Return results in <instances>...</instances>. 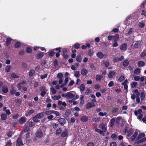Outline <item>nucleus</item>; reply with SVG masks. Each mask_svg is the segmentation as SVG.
<instances>
[{
  "instance_id": "obj_15",
  "label": "nucleus",
  "mask_w": 146,
  "mask_h": 146,
  "mask_svg": "<svg viewBox=\"0 0 146 146\" xmlns=\"http://www.w3.org/2000/svg\"><path fill=\"white\" fill-rule=\"evenodd\" d=\"M94 103L91 102H88L87 104L86 107L87 109H89L93 106H95Z\"/></svg>"
},
{
  "instance_id": "obj_26",
  "label": "nucleus",
  "mask_w": 146,
  "mask_h": 146,
  "mask_svg": "<svg viewBox=\"0 0 146 146\" xmlns=\"http://www.w3.org/2000/svg\"><path fill=\"white\" fill-rule=\"evenodd\" d=\"M115 122V119L114 118L111 119L110 121V126L111 127H112L114 125Z\"/></svg>"
},
{
  "instance_id": "obj_19",
  "label": "nucleus",
  "mask_w": 146,
  "mask_h": 146,
  "mask_svg": "<svg viewBox=\"0 0 146 146\" xmlns=\"http://www.w3.org/2000/svg\"><path fill=\"white\" fill-rule=\"evenodd\" d=\"M127 48V44L124 43L121 45L120 48L121 50L125 51L126 50Z\"/></svg>"
},
{
  "instance_id": "obj_49",
  "label": "nucleus",
  "mask_w": 146,
  "mask_h": 146,
  "mask_svg": "<svg viewBox=\"0 0 146 146\" xmlns=\"http://www.w3.org/2000/svg\"><path fill=\"white\" fill-rule=\"evenodd\" d=\"M12 144V143H11V140H9L8 141L7 143L5 145V146H11Z\"/></svg>"
},
{
  "instance_id": "obj_57",
  "label": "nucleus",
  "mask_w": 146,
  "mask_h": 146,
  "mask_svg": "<svg viewBox=\"0 0 146 146\" xmlns=\"http://www.w3.org/2000/svg\"><path fill=\"white\" fill-rule=\"evenodd\" d=\"M125 79V77L123 76H121L118 79V80L120 82H122Z\"/></svg>"
},
{
  "instance_id": "obj_48",
  "label": "nucleus",
  "mask_w": 146,
  "mask_h": 146,
  "mask_svg": "<svg viewBox=\"0 0 146 146\" xmlns=\"http://www.w3.org/2000/svg\"><path fill=\"white\" fill-rule=\"evenodd\" d=\"M35 71L34 70H31L29 71V75L30 76H32L35 73Z\"/></svg>"
},
{
  "instance_id": "obj_59",
  "label": "nucleus",
  "mask_w": 146,
  "mask_h": 146,
  "mask_svg": "<svg viewBox=\"0 0 146 146\" xmlns=\"http://www.w3.org/2000/svg\"><path fill=\"white\" fill-rule=\"evenodd\" d=\"M48 115L49 116L47 117V119L50 120H52V118L54 117L53 115Z\"/></svg>"
},
{
  "instance_id": "obj_43",
  "label": "nucleus",
  "mask_w": 146,
  "mask_h": 146,
  "mask_svg": "<svg viewBox=\"0 0 146 146\" xmlns=\"http://www.w3.org/2000/svg\"><path fill=\"white\" fill-rule=\"evenodd\" d=\"M76 60L77 62H80L82 60V57L81 56H78L76 58Z\"/></svg>"
},
{
  "instance_id": "obj_64",
  "label": "nucleus",
  "mask_w": 146,
  "mask_h": 146,
  "mask_svg": "<svg viewBox=\"0 0 146 146\" xmlns=\"http://www.w3.org/2000/svg\"><path fill=\"white\" fill-rule=\"evenodd\" d=\"M74 48H75L78 49V48L79 47H80V45L78 43H76L74 45Z\"/></svg>"
},
{
  "instance_id": "obj_27",
  "label": "nucleus",
  "mask_w": 146,
  "mask_h": 146,
  "mask_svg": "<svg viewBox=\"0 0 146 146\" xmlns=\"http://www.w3.org/2000/svg\"><path fill=\"white\" fill-rule=\"evenodd\" d=\"M133 132V129H130L127 131V136L128 137L130 136L132 134Z\"/></svg>"
},
{
  "instance_id": "obj_33",
  "label": "nucleus",
  "mask_w": 146,
  "mask_h": 146,
  "mask_svg": "<svg viewBox=\"0 0 146 146\" xmlns=\"http://www.w3.org/2000/svg\"><path fill=\"white\" fill-rule=\"evenodd\" d=\"M57 77L59 79L62 78L63 77V74L62 73H58L57 75Z\"/></svg>"
},
{
  "instance_id": "obj_51",
  "label": "nucleus",
  "mask_w": 146,
  "mask_h": 146,
  "mask_svg": "<svg viewBox=\"0 0 146 146\" xmlns=\"http://www.w3.org/2000/svg\"><path fill=\"white\" fill-rule=\"evenodd\" d=\"M28 123L29 124V127H32L35 125L34 123L32 121H29Z\"/></svg>"
},
{
  "instance_id": "obj_16",
  "label": "nucleus",
  "mask_w": 146,
  "mask_h": 146,
  "mask_svg": "<svg viewBox=\"0 0 146 146\" xmlns=\"http://www.w3.org/2000/svg\"><path fill=\"white\" fill-rule=\"evenodd\" d=\"M116 74L115 72L114 71H110L109 73L108 77L109 78H113V76H114Z\"/></svg>"
},
{
  "instance_id": "obj_34",
  "label": "nucleus",
  "mask_w": 146,
  "mask_h": 146,
  "mask_svg": "<svg viewBox=\"0 0 146 146\" xmlns=\"http://www.w3.org/2000/svg\"><path fill=\"white\" fill-rule=\"evenodd\" d=\"M26 52L28 53H30L32 52V49L30 47H27L26 49Z\"/></svg>"
},
{
  "instance_id": "obj_54",
  "label": "nucleus",
  "mask_w": 146,
  "mask_h": 146,
  "mask_svg": "<svg viewBox=\"0 0 146 146\" xmlns=\"http://www.w3.org/2000/svg\"><path fill=\"white\" fill-rule=\"evenodd\" d=\"M50 90L52 94H56L57 92V91L56 89L53 88H51Z\"/></svg>"
},
{
  "instance_id": "obj_32",
  "label": "nucleus",
  "mask_w": 146,
  "mask_h": 146,
  "mask_svg": "<svg viewBox=\"0 0 146 146\" xmlns=\"http://www.w3.org/2000/svg\"><path fill=\"white\" fill-rule=\"evenodd\" d=\"M88 119V117L86 116H83L81 118V120L83 122L86 121Z\"/></svg>"
},
{
  "instance_id": "obj_55",
  "label": "nucleus",
  "mask_w": 146,
  "mask_h": 146,
  "mask_svg": "<svg viewBox=\"0 0 146 146\" xmlns=\"http://www.w3.org/2000/svg\"><path fill=\"white\" fill-rule=\"evenodd\" d=\"M11 76L13 77V78H18L19 77V76L17 75H16V74L15 73H13L11 74Z\"/></svg>"
},
{
  "instance_id": "obj_36",
  "label": "nucleus",
  "mask_w": 146,
  "mask_h": 146,
  "mask_svg": "<svg viewBox=\"0 0 146 146\" xmlns=\"http://www.w3.org/2000/svg\"><path fill=\"white\" fill-rule=\"evenodd\" d=\"M74 76L75 77L78 78L80 76V74L79 71H76L74 73Z\"/></svg>"
},
{
  "instance_id": "obj_24",
  "label": "nucleus",
  "mask_w": 146,
  "mask_h": 146,
  "mask_svg": "<svg viewBox=\"0 0 146 146\" xmlns=\"http://www.w3.org/2000/svg\"><path fill=\"white\" fill-rule=\"evenodd\" d=\"M97 55L98 57L100 58H102L104 56L103 54L100 52H99L98 53Z\"/></svg>"
},
{
  "instance_id": "obj_63",
  "label": "nucleus",
  "mask_w": 146,
  "mask_h": 146,
  "mask_svg": "<svg viewBox=\"0 0 146 146\" xmlns=\"http://www.w3.org/2000/svg\"><path fill=\"white\" fill-rule=\"evenodd\" d=\"M21 45V44L20 42H17L15 44V46L16 48H17L19 47Z\"/></svg>"
},
{
  "instance_id": "obj_1",
  "label": "nucleus",
  "mask_w": 146,
  "mask_h": 146,
  "mask_svg": "<svg viewBox=\"0 0 146 146\" xmlns=\"http://www.w3.org/2000/svg\"><path fill=\"white\" fill-rule=\"evenodd\" d=\"M145 134L144 133H141L139 134L137 137L136 139L135 140V142L137 144L145 142L146 141V137L142 138L144 137Z\"/></svg>"
},
{
  "instance_id": "obj_31",
  "label": "nucleus",
  "mask_w": 146,
  "mask_h": 146,
  "mask_svg": "<svg viewBox=\"0 0 146 146\" xmlns=\"http://www.w3.org/2000/svg\"><path fill=\"white\" fill-rule=\"evenodd\" d=\"M98 115L101 116H105L106 117H107L108 116L107 113L105 112L104 113H103L102 112H100L99 113Z\"/></svg>"
},
{
  "instance_id": "obj_38",
  "label": "nucleus",
  "mask_w": 146,
  "mask_h": 146,
  "mask_svg": "<svg viewBox=\"0 0 146 146\" xmlns=\"http://www.w3.org/2000/svg\"><path fill=\"white\" fill-rule=\"evenodd\" d=\"M40 119L38 116L36 115L34 117L33 119V121L36 122H38L39 121V119Z\"/></svg>"
},
{
  "instance_id": "obj_46",
  "label": "nucleus",
  "mask_w": 146,
  "mask_h": 146,
  "mask_svg": "<svg viewBox=\"0 0 146 146\" xmlns=\"http://www.w3.org/2000/svg\"><path fill=\"white\" fill-rule=\"evenodd\" d=\"M137 84V83L136 82H132L131 84V86L132 88H134L135 87Z\"/></svg>"
},
{
  "instance_id": "obj_23",
  "label": "nucleus",
  "mask_w": 146,
  "mask_h": 146,
  "mask_svg": "<svg viewBox=\"0 0 146 146\" xmlns=\"http://www.w3.org/2000/svg\"><path fill=\"white\" fill-rule=\"evenodd\" d=\"M3 110L5 111L6 114L9 115L11 114V112L9 109H6V107H4L3 108Z\"/></svg>"
},
{
  "instance_id": "obj_39",
  "label": "nucleus",
  "mask_w": 146,
  "mask_h": 146,
  "mask_svg": "<svg viewBox=\"0 0 146 146\" xmlns=\"http://www.w3.org/2000/svg\"><path fill=\"white\" fill-rule=\"evenodd\" d=\"M142 111V110L141 109H139L137 111H135L134 112V113L135 115H137L139 114H140L141 113Z\"/></svg>"
},
{
  "instance_id": "obj_21",
  "label": "nucleus",
  "mask_w": 146,
  "mask_h": 146,
  "mask_svg": "<svg viewBox=\"0 0 146 146\" xmlns=\"http://www.w3.org/2000/svg\"><path fill=\"white\" fill-rule=\"evenodd\" d=\"M12 40V39L10 38H7L6 42L7 46L11 44Z\"/></svg>"
},
{
  "instance_id": "obj_14",
  "label": "nucleus",
  "mask_w": 146,
  "mask_h": 146,
  "mask_svg": "<svg viewBox=\"0 0 146 146\" xmlns=\"http://www.w3.org/2000/svg\"><path fill=\"white\" fill-rule=\"evenodd\" d=\"M103 78V76L101 75L98 74L96 77V79L97 81H100Z\"/></svg>"
},
{
  "instance_id": "obj_47",
  "label": "nucleus",
  "mask_w": 146,
  "mask_h": 146,
  "mask_svg": "<svg viewBox=\"0 0 146 146\" xmlns=\"http://www.w3.org/2000/svg\"><path fill=\"white\" fill-rule=\"evenodd\" d=\"M145 97V95L143 92H141V100H143Z\"/></svg>"
},
{
  "instance_id": "obj_62",
  "label": "nucleus",
  "mask_w": 146,
  "mask_h": 146,
  "mask_svg": "<svg viewBox=\"0 0 146 146\" xmlns=\"http://www.w3.org/2000/svg\"><path fill=\"white\" fill-rule=\"evenodd\" d=\"M111 137L113 140H115L117 139V136L115 134H114L111 135Z\"/></svg>"
},
{
  "instance_id": "obj_42",
  "label": "nucleus",
  "mask_w": 146,
  "mask_h": 146,
  "mask_svg": "<svg viewBox=\"0 0 146 146\" xmlns=\"http://www.w3.org/2000/svg\"><path fill=\"white\" fill-rule=\"evenodd\" d=\"M129 64V62L127 60H125L123 62V65L124 66H127Z\"/></svg>"
},
{
  "instance_id": "obj_20",
  "label": "nucleus",
  "mask_w": 146,
  "mask_h": 146,
  "mask_svg": "<svg viewBox=\"0 0 146 146\" xmlns=\"http://www.w3.org/2000/svg\"><path fill=\"white\" fill-rule=\"evenodd\" d=\"M137 64L139 67H142L145 65V63L142 61H140L138 62Z\"/></svg>"
},
{
  "instance_id": "obj_10",
  "label": "nucleus",
  "mask_w": 146,
  "mask_h": 146,
  "mask_svg": "<svg viewBox=\"0 0 146 146\" xmlns=\"http://www.w3.org/2000/svg\"><path fill=\"white\" fill-rule=\"evenodd\" d=\"M88 70L84 68H83L81 72V74L83 76L86 75L88 74Z\"/></svg>"
},
{
  "instance_id": "obj_7",
  "label": "nucleus",
  "mask_w": 146,
  "mask_h": 146,
  "mask_svg": "<svg viewBox=\"0 0 146 146\" xmlns=\"http://www.w3.org/2000/svg\"><path fill=\"white\" fill-rule=\"evenodd\" d=\"M99 127L102 129L103 131L105 132L106 131V125L104 123L101 124L99 126Z\"/></svg>"
},
{
  "instance_id": "obj_4",
  "label": "nucleus",
  "mask_w": 146,
  "mask_h": 146,
  "mask_svg": "<svg viewBox=\"0 0 146 146\" xmlns=\"http://www.w3.org/2000/svg\"><path fill=\"white\" fill-rule=\"evenodd\" d=\"M26 121V118L25 117H21L18 120L19 124L23 125L24 124Z\"/></svg>"
},
{
  "instance_id": "obj_30",
  "label": "nucleus",
  "mask_w": 146,
  "mask_h": 146,
  "mask_svg": "<svg viewBox=\"0 0 146 146\" xmlns=\"http://www.w3.org/2000/svg\"><path fill=\"white\" fill-rule=\"evenodd\" d=\"M1 119L3 120H5L7 117V115L5 113H2L1 116Z\"/></svg>"
},
{
  "instance_id": "obj_12",
  "label": "nucleus",
  "mask_w": 146,
  "mask_h": 146,
  "mask_svg": "<svg viewBox=\"0 0 146 146\" xmlns=\"http://www.w3.org/2000/svg\"><path fill=\"white\" fill-rule=\"evenodd\" d=\"M44 55L43 52H39L36 54V56L38 59H40L43 57Z\"/></svg>"
},
{
  "instance_id": "obj_13",
  "label": "nucleus",
  "mask_w": 146,
  "mask_h": 146,
  "mask_svg": "<svg viewBox=\"0 0 146 146\" xmlns=\"http://www.w3.org/2000/svg\"><path fill=\"white\" fill-rule=\"evenodd\" d=\"M35 111L33 110H29L26 113L25 115L27 117L29 116L33 113Z\"/></svg>"
},
{
  "instance_id": "obj_18",
  "label": "nucleus",
  "mask_w": 146,
  "mask_h": 146,
  "mask_svg": "<svg viewBox=\"0 0 146 146\" xmlns=\"http://www.w3.org/2000/svg\"><path fill=\"white\" fill-rule=\"evenodd\" d=\"M68 133L67 131L65 129L62 133L61 135L62 137H65L68 135Z\"/></svg>"
},
{
  "instance_id": "obj_17",
  "label": "nucleus",
  "mask_w": 146,
  "mask_h": 146,
  "mask_svg": "<svg viewBox=\"0 0 146 146\" xmlns=\"http://www.w3.org/2000/svg\"><path fill=\"white\" fill-rule=\"evenodd\" d=\"M24 129L23 131L22 132L23 133H25L26 132H27L29 130L30 128L28 126V125L25 124L24 125Z\"/></svg>"
},
{
  "instance_id": "obj_50",
  "label": "nucleus",
  "mask_w": 146,
  "mask_h": 146,
  "mask_svg": "<svg viewBox=\"0 0 146 146\" xmlns=\"http://www.w3.org/2000/svg\"><path fill=\"white\" fill-rule=\"evenodd\" d=\"M62 130L60 129L57 130L56 132V134L57 135H59L61 132Z\"/></svg>"
},
{
  "instance_id": "obj_11",
  "label": "nucleus",
  "mask_w": 146,
  "mask_h": 146,
  "mask_svg": "<svg viewBox=\"0 0 146 146\" xmlns=\"http://www.w3.org/2000/svg\"><path fill=\"white\" fill-rule=\"evenodd\" d=\"M2 91L5 93H7L8 91V89L7 86L3 85L2 87Z\"/></svg>"
},
{
  "instance_id": "obj_2",
  "label": "nucleus",
  "mask_w": 146,
  "mask_h": 146,
  "mask_svg": "<svg viewBox=\"0 0 146 146\" xmlns=\"http://www.w3.org/2000/svg\"><path fill=\"white\" fill-rule=\"evenodd\" d=\"M64 98H66L67 99L73 98L75 97V95L72 94L71 92H68L66 94H62L61 95Z\"/></svg>"
},
{
  "instance_id": "obj_25",
  "label": "nucleus",
  "mask_w": 146,
  "mask_h": 146,
  "mask_svg": "<svg viewBox=\"0 0 146 146\" xmlns=\"http://www.w3.org/2000/svg\"><path fill=\"white\" fill-rule=\"evenodd\" d=\"M54 50H51L49 51L48 52V55L50 56H53L55 54L54 52Z\"/></svg>"
},
{
  "instance_id": "obj_45",
  "label": "nucleus",
  "mask_w": 146,
  "mask_h": 146,
  "mask_svg": "<svg viewBox=\"0 0 146 146\" xmlns=\"http://www.w3.org/2000/svg\"><path fill=\"white\" fill-rule=\"evenodd\" d=\"M140 56L142 57L146 56V50H144L141 54Z\"/></svg>"
},
{
  "instance_id": "obj_28",
  "label": "nucleus",
  "mask_w": 146,
  "mask_h": 146,
  "mask_svg": "<svg viewBox=\"0 0 146 146\" xmlns=\"http://www.w3.org/2000/svg\"><path fill=\"white\" fill-rule=\"evenodd\" d=\"M141 70L140 69L138 68H136L134 71V73L135 74H137L140 73Z\"/></svg>"
},
{
  "instance_id": "obj_22",
  "label": "nucleus",
  "mask_w": 146,
  "mask_h": 146,
  "mask_svg": "<svg viewBox=\"0 0 146 146\" xmlns=\"http://www.w3.org/2000/svg\"><path fill=\"white\" fill-rule=\"evenodd\" d=\"M138 26L140 28H143L145 26V22L143 21L140 22L138 24Z\"/></svg>"
},
{
  "instance_id": "obj_9",
  "label": "nucleus",
  "mask_w": 146,
  "mask_h": 146,
  "mask_svg": "<svg viewBox=\"0 0 146 146\" xmlns=\"http://www.w3.org/2000/svg\"><path fill=\"white\" fill-rule=\"evenodd\" d=\"M58 121L60 123V124L62 125H63L65 124L66 122V121L65 119L63 118H60L58 120Z\"/></svg>"
},
{
  "instance_id": "obj_56",
  "label": "nucleus",
  "mask_w": 146,
  "mask_h": 146,
  "mask_svg": "<svg viewBox=\"0 0 146 146\" xmlns=\"http://www.w3.org/2000/svg\"><path fill=\"white\" fill-rule=\"evenodd\" d=\"M53 114H55L56 116H59L60 115L59 113L57 111L53 110Z\"/></svg>"
},
{
  "instance_id": "obj_58",
  "label": "nucleus",
  "mask_w": 146,
  "mask_h": 146,
  "mask_svg": "<svg viewBox=\"0 0 146 146\" xmlns=\"http://www.w3.org/2000/svg\"><path fill=\"white\" fill-rule=\"evenodd\" d=\"M47 75H48L47 74H45L44 75H42L40 76V78L42 79H44L47 77Z\"/></svg>"
},
{
  "instance_id": "obj_61",
  "label": "nucleus",
  "mask_w": 146,
  "mask_h": 146,
  "mask_svg": "<svg viewBox=\"0 0 146 146\" xmlns=\"http://www.w3.org/2000/svg\"><path fill=\"white\" fill-rule=\"evenodd\" d=\"M140 79V77L139 76H135L134 77V80L136 81H139Z\"/></svg>"
},
{
  "instance_id": "obj_41",
  "label": "nucleus",
  "mask_w": 146,
  "mask_h": 146,
  "mask_svg": "<svg viewBox=\"0 0 146 146\" xmlns=\"http://www.w3.org/2000/svg\"><path fill=\"white\" fill-rule=\"evenodd\" d=\"M85 88V85L83 84H81L80 86V89L81 91H83Z\"/></svg>"
},
{
  "instance_id": "obj_6",
  "label": "nucleus",
  "mask_w": 146,
  "mask_h": 146,
  "mask_svg": "<svg viewBox=\"0 0 146 146\" xmlns=\"http://www.w3.org/2000/svg\"><path fill=\"white\" fill-rule=\"evenodd\" d=\"M138 134V132L135 131L131 137L129 138V140L131 141H134L136 138Z\"/></svg>"
},
{
  "instance_id": "obj_8",
  "label": "nucleus",
  "mask_w": 146,
  "mask_h": 146,
  "mask_svg": "<svg viewBox=\"0 0 146 146\" xmlns=\"http://www.w3.org/2000/svg\"><path fill=\"white\" fill-rule=\"evenodd\" d=\"M23 143L21 141V137H20L17 139L16 143V146H21Z\"/></svg>"
},
{
  "instance_id": "obj_60",
  "label": "nucleus",
  "mask_w": 146,
  "mask_h": 146,
  "mask_svg": "<svg viewBox=\"0 0 146 146\" xmlns=\"http://www.w3.org/2000/svg\"><path fill=\"white\" fill-rule=\"evenodd\" d=\"M114 85V83L113 81H111L108 84V86L110 87L113 86Z\"/></svg>"
},
{
  "instance_id": "obj_52",
  "label": "nucleus",
  "mask_w": 146,
  "mask_h": 146,
  "mask_svg": "<svg viewBox=\"0 0 146 146\" xmlns=\"http://www.w3.org/2000/svg\"><path fill=\"white\" fill-rule=\"evenodd\" d=\"M11 69V67L10 66H7L5 68V70L7 72H9Z\"/></svg>"
},
{
  "instance_id": "obj_37",
  "label": "nucleus",
  "mask_w": 146,
  "mask_h": 146,
  "mask_svg": "<svg viewBox=\"0 0 146 146\" xmlns=\"http://www.w3.org/2000/svg\"><path fill=\"white\" fill-rule=\"evenodd\" d=\"M44 112H42L38 114H37V116H38V117L40 119L44 115Z\"/></svg>"
},
{
  "instance_id": "obj_53",
  "label": "nucleus",
  "mask_w": 146,
  "mask_h": 146,
  "mask_svg": "<svg viewBox=\"0 0 146 146\" xmlns=\"http://www.w3.org/2000/svg\"><path fill=\"white\" fill-rule=\"evenodd\" d=\"M94 54V52L93 51L91 50V49L88 52V55L90 56H92L93 54Z\"/></svg>"
},
{
  "instance_id": "obj_40",
  "label": "nucleus",
  "mask_w": 146,
  "mask_h": 146,
  "mask_svg": "<svg viewBox=\"0 0 146 146\" xmlns=\"http://www.w3.org/2000/svg\"><path fill=\"white\" fill-rule=\"evenodd\" d=\"M53 110L47 111L45 112V114L47 115H51V114H53Z\"/></svg>"
},
{
  "instance_id": "obj_35",
  "label": "nucleus",
  "mask_w": 146,
  "mask_h": 146,
  "mask_svg": "<svg viewBox=\"0 0 146 146\" xmlns=\"http://www.w3.org/2000/svg\"><path fill=\"white\" fill-rule=\"evenodd\" d=\"M119 38V35H116L115 36L113 37L114 42H117Z\"/></svg>"
},
{
  "instance_id": "obj_3",
  "label": "nucleus",
  "mask_w": 146,
  "mask_h": 146,
  "mask_svg": "<svg viewBox=\"0 0 146 146\" xmlns=\"http://www.w3.org/2000/svg\"><path fill=\"white\" fill-rule=\"evenodd\" d=\"M141 42L140 41H136L134 42L131 45V47L132 48H138L141 46Z\"/></svg>"
},
{
  "instance_id": "obj_44",
  "label": "nucleus",
  "mask_w": 146,
  "mask_h": 146,
  "mask_svg": "<svg viewBox=\"0 0 146 146\" xmlns=\"http://www.w3.org/2000/svg\"><path fill=\"white\" fill-rule=\"evenodd\" d=\"M16 92V90L14 89L13 87L10 90V93L11 94L13 95Z\"/></svg>"
},
{
  "instance_id": "obj_5",
  "label": "nucleus",
  "mask_w": 146,
  "mask_h": 146,
  "mask_svg": "<svg viewBox=\"0 0 146 146\" xmlns=\"http://www.w3.org/2000/svg\"><path fill=\"white\" fill-rule=\"evenodd\" d=\"M36 135L37 137H40L43 136V133L40 129H38L37 130L36 133Z\"/></svg>"
},
{
  "instance_id": "obj_29",
  "label": "nucleus",
  "mask_w": 146,
  "mask_h": 146,
  "mask_svg": "<svg viewBox=\"0 0 146 146\" xmlns=\"http://www.w3.org/2000/svg\"><path fill=\"white\" fill-rule=\"evenodd\" d=\"M52 98L54 100H57L61 98V96L60 95L57 96H52Z\"/></svg>"
}]
</instances>
